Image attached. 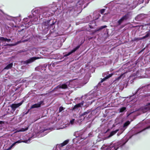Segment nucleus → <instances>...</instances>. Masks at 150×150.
Wrapping results in <instances>:
<instances>
[{
	"instance_id": "29",
	"label": "nucleus",
	"mask_w": 150,
	"mask_h": 150,
	"mask_svg": "<svg viewBox=\"0 0 150 150\" xmlns=\"http://www.w3.org/2000/svg\"><path fill=\"white\" fill-rule=\"evenodd\" d=\"M81 150H92L91 149H89L87 148H85L82 149Z\"/></svg>"
},
{
	"instance_id": "42",
	"label": "nucleus",
	"mask_w": 150,
	"mask_h": 150,
	"mask_svg": "<svg viewBox=\"0 0 150 150\" xmlns=\"http://www.w3.org/2000/svg\"><path fill=\"white\" fill-rule=\"evenodd\" d=\"M139 89H138L137 91H139Z\"/></svg>"
},
{
	"instance_id": "23",
	"label": "nucleus",
	"mask_w": 150,
	"mask_h": 150,
	"mask_svg": "<svg viewBox=\"0 0 150 150\" xmlns=\"http://www.w3.org/2000/svg\"><path fill=\"white\" fill-rule=\"evenodd\" d=\"M149 37H150V30L146 32V35L142 38H147Z\"/></svg>"
},
{
	"instance_id": "6",
	"label": "nucleus",
	"mask_w": 150,
	"mask_h": 150,
	"mask_svg": "<svg viewBox=\"0 0 150 150\" xmlns=\"http://www.w3.org/2000/svg\"><path fill=\"white\" fill-rule=\"evenodd\" d=\"M32 138V137H30L28 139H25L23 141H21L20 140L14 143L10 147H8V148L6 149V150H10L11 149V148L14 146L15 144H16L19 143L21 142H24L26 143H28L30 142V140Z\"/></svg>"
},
{
	"instance_id": "28",
	"label": "nucleus",
	"mask_w": 150,
	"mask_h": 150,
	"mask_svg": "<svg viewBox=\"0 0 150 150\" xmlns=\"http://www.w3.org/2000/svg\"><path fill=\"white\" fill-rule=\"evenodd\" d=\"M74 122V119H73L72 120H71L70 121V123L71 125H72L73 124Z\"/></svg>"
},
{
	"instance_id": "1",
	"label": "nucleus",
	"mask_w": 150,
	"mask_h": 150,
	"mask_svg": "<svg viewBox=\"0 0 150 150\" xmlns=\"http://www.w3.org/2000/svg\"><path fill=\"white\" fill-rule=\"evenodd\" d=\"M98 92H95L93 93L88 94L87 95H85L84 96V98L86 99V100H91L92 98H96L91 101H88V102L89 104H91L92 102L95 101L96 100H98L100 98L97 97L98 96Z\"/></svg>"
},
{
	"instance_id": "39",
	"label": "nucleus",
	"mask_w": 150,
	"mask_h": 150,
	"mask_svg": "<svg viewBox=\"0 0 150 150\" xmlns=\"http://www.w3.org/2000/svg\"><path fill=\"white\" fill-rule=\"evenodd\" d=\"M30 22H28V23H28V25H29V23Z\"/></svg>"
},
{
	"instance_id": "36",
	"label": "nucleus",
	"mask_w": 150,
	"mask_h": 150,
	"mask_svg": "<svg viewBox=\"0 0 150 150\" xmlns=\"http://www.w3.org/2000/svg\"><path fill=\"white\" fill-rule=\"evenodd\" d=\"M47 129H44L43 131H42L43 132H45V131H46Z\"/></svg>"
},
{
	"instance_id": "26",
	"label": "nucleus",
	"mask_w": 150,
	"mask_h": 150,
	"mask_svg": "<svg viewBox=\"0 0 150 150\" xmlns=\"http://www.w3.org/2000/svg\"><path fill=\"white\" fill-rule=\"evenodd\" d=\"M105 9H102L100 10V13L102 14H103V13L105 12Z\"/></svg>"
},
{
	"instance_id": "27",
	"label": "nucleus",
	"mask_w": 150,
	"mask_h": 150,
	"mask_svg": "<svg viewBox=\"0 0 150 150\" xmlns=\"http://www.w3.org/2000/svg\"><path fill=\"white\" fill-rule=\"evenodd\" d=\"M64 108L62 107H60L59 109V111L60 112L64 110Z\"/></svg>"
},
{
	"instance_id": "32",
	"label": "nucleus",
	"mask_w": 150,
	"mask_h": 150,
	"mask_svg": "<svg viewBox=\"0 0 150 150\" xmlns=\"http://www.w3.org/2000/svg\"><path fill=\"white\" fill-rule=\"evenodd\" d=\"M65 127H66L65 126V127H60L58 129H63Z\"/></svg>"
},
{
	"instance_id": "5",
	"label": "nucleus",
	"mask_w": 150,
	"mask_h": 150,
	"mask_svg": "<svg viewBox=\"0 0 150 150\" xmlns=\"http://www.w3.org/2000/svg\"><path fill=\"white\" fill-rule=\"evenodd\" d=\"M50 20H48L45 21H44L42 24V28L44 27L45 28H46L47 30L49 28H53L54 23L53 22L52 24H50Z\"/></svg>"
},
{
	"instance_id": "10",
	"label": "nucleus",
	"mask_w": 150,
	"mask_h": 150,
	"mask_svg": "<svg viewBox=\"0 0 150 150\" xmlns=\"http://www.w3.org/2000/svg\"><path fill=\"white\" fill-rule=\"evenodd\" d=\"M68 140H66L63 143L61 144L60 145L57 146L55 150H64L63 146L67 144L68 143Z\"/></svg>"
},
{
	"instance_id": "30",
	"label": "nucleus",
	"mask_w": 150,
	"mask_h": 150,
	"mask_svg": "<svg viewBox=\"0 0 150 150\" xmlns=\"http://www.w3.org/2000/svg\"><path fill=\"white\" fill-rule=\"evenodd\" d=\"M149 128H150V126H148V127H146V128H145V129H144L143 130H144L146 129H149Z\"/></svg>"
},
{
	"instance_id": "14",
	"label": "nucleus",
	"mask_w": 150,
	"mask_h": 150,
	"mask_svg": "<svg viewBox=\"0 0 150 150\" xmlns=\"http://www.w3.org/2000/svg\"><path fill=\"white\" fill-rule=\"evenodd\" d=\"M43 103V101H41L33 105L31 107V108H36L40 107L41 105Z\"/></svg>"
},
{
	"instance_id": "24",
	"label": "nucleus",
	"mask_w": 150,
	"mask_h": 150,
	"mask_svg": "<svg viewBox=\"0 0 150 150\" xmlns=\"http://www.w3.org/2000/svg\"><path fill=\"white\" fill-rule=\"evenodd\" d=\"M28 129V127H27L25 128H22L21 129H20L18 130V132H24L27 130Z\"/></svg>"
},
{
	"instance_id": "20",
	"label": "nucleus",
	"mask_w": 150,
	"mask_h": 150,
	"mask_svg": "<svg viewBox=\"0 0 150 150\" xmlns=\"http://www.w3.org/2000/svg\"><path fill=\"white\" fill-rule=\"evenodd\" d=\"M130 122L128 121L125 122L123 125V128H124L123 131H124L127 128V126L130 124Z\"/></svg>"
},
{
	"instance_id": "9",
	"label": "nucleus",
	"mask_w": 150,
	"mask_h": 150,
	"mask_svg": "<svg viewBox=\"0 0 150 150\" xmlns=\"http://www.w3.org/2000/svg\"><path fill=\"white\" fill-rule=\"evenodd\" d=\"M129 14L128 13H127L123 16L122 18L120 19L117 22V24L116 26H117L119 25L124 21L127 20L129 18Z\"/></svg>"
},
{
	"instance_id": "31",
	"label": "nucleus",
	"mask_w": 150,
	"mask_h": 150,
	"mask_svg": "<svg viewBox=\"0 0 150 150\" xmlns=\"http://www.w3.org/2000/svg\"><path fill=\"white\" fill-rule=\"evenodd\" d=\"M71 147L70 146H67L66 148V150H68V149Z\"/></svg>"
},
{
	"instance_id": "19",
	"label": "nucleus",
	"mask_w": 150,
	"mask_h": 150,
	"mask_svg": "<svg viewBox=\"0 0 150 150\" xmlns=\"http://www.w3.org/2000/svg\"><path fill=\"white\" fill-rule=\"evenodd\" d=\"M112 75V74H109L108 75L106 76L103 79H102V80L101 81V83L103 82L104 81H105V80L108 79V78H109L110 77H111Z\"/></svg>"
},
{
	"instance_id": "34",
	"label": "nucleus",
	"mask_w": 150,
	"mask_h": 150,
	"mask_svg": "<svg viewBox=\"0 0 150 150\" xmlns=\"http://www.w3.org/2000/svg\"><path fill=\"white\" fill-rule=\"evenodd\" d=\"M3 123V122L2 121H0V125L2 124Z\"/></svg>"
},
{
	"instance_id": "18",
	"label": "nucleus",
	"mask_w": 150,
	"mask_h": 150,
	"mask_svg": "<svg viewBox=\"0 0 150 150\" xmlns=\"http://www.w3.org/2000/svg\"><path fill=\"white\" fill-rule=\"evenodd\" d=\"M119 131L118 129H117L116 130H115L112 131L110 133L109 135L108 136V137H107V138H109L112 136H113L118 131Z\"/></svg>"
},
{
	"instance_id": "33",
	"label": "nucleus",
	"mask_w": 150,
	"mask_h": 150,
	"mask_svg": "<svg viewBox=\"0 0 150 150\" xmlns=\"http://www.w3.org/2000/svg\"><path fill=\"white\" fill-rule=\"evenodd\" d=\"M25 41H26L25 40H21V42H24Z\"/></svg>"
},
{
	"instance_id": "2",
	"label": "nucleus",
	"mask_w": 150,
	"mask_h": 150,
	"mask_svg": "<svg viewBox=\"0 0 150 150\" xmlns=\"http://www.w3.org/2000/svg\"><path fill=\"white\" fill-rule=\"evenodd\" d=\"M91 113L88 110L82 114L81 115H80L79 118L78 122H81L84 119H86L88 120L89 118L91 117Z\"/></svg>"
},
{
	"instance_id": "40",
	"label": "nucleus",
	"mask_w": 150,
	"mask_h": 150,
	"mask_svg": "<svg viewBox=\"0 0 150 150\" xmlns=\"http://www.w3.org/2000/svg\"><path fill=\"white\" fill-rule=\"evenodd\" d=\"M0 38H4V37H0Z\"/></svg>"
},
{
	"instance_id": "35",
	"label": "nucleus",
	"mask_w": 150,
	"mask_h": 150,
	"mask_svg": "<svg viewBox=\"0 0 150 150\" xmlns=\"http://www.w3.org/2000/svg\"><path fill=\"white\" fill-rule=\"evenodd\" d=\"M7 40L8 41H10V39H7Z\"/></svg>"
},
{
	"instance_id": "22",
	"label": "nucleus",
	"mask_w": 150,
	"mask_h": 150,
	"mask_svg": "<svg viewBox=\"0 0 150 150\" xmlns=\"http://www.w3.org/2000/svg\"><path fill=\"white\" fill-rule=\"evenodd\" d=\"M13 65V64L11 63L8 64L6 67L4 69H8L11 68Z\"/></svg>"
},
{
	"instance_id": "11",
	"label": "nucleus",
	"mask_w": 150,
	"mask_h": 150,
	"mask_svg": "<svg viewBox=\"0 0 150 150\" xmlns=\"http://www.w3.org/2000/svg\"><path fill=\"white\" fill-rule=\"evenodd\" d=\"M40 58L38 57H31L29 59H28L24 62L25 64H28L34 62L36 60L40 59Z\"/></svg>"
},
{
	"instance_id": "15",
	"label": "nucleus",
	"mask_w": 150,
	"mask_h": 150,
	"mask_svg": "<svg viewBox=\"0 0 150 150\" xmlns=\"http://www.w3.org/2000/svg\"><path fill=\"white\" fill-rule=\"evenodd\" d=\"M22 103V102H21L18 104H13L11 105V107L12 110L13 111H14L16 108L21 105Z\"/></svg>"
},
{
	"instance_id": "37",
	"label": "nucleus",
	"mask_w": 150,
	"mask_h": 150,
	"mask_svg": "<svg viewBox=\"0 0 150 150\" xmlns=\"http://www.w3.org/2000/svg\"><path fill=\"white\" fill-rule=\"evenodd\" d=\"M28 20V18H26L25 19H24V20Z\"/></svg>"
},
{
	"instance_id": "8",
	"label": "nucleus",
	"mask_w": 150,
	"mask_h": 150,
	"mask_svg": "<svg viewBox=\"0 0 150 150\" xmlns=\"http://www.w3.org/2000/svg\"><path fill=\"white\" fill-rule=\"evenodd\" d=\"M118 147L116 148L113 145L111 144L109 146L106 145H104L101 148V150H117L118 149Z\"/></svg>"
},
{
	"instance_id": "38",
	"label": "nucleus",
	"mask_w": 150,
	"mask_h": 150,
	"mask_svg": "<svg viewBox=\"0 0 150 150\" xmlns=\"http://www.w3.org/2000/svg\"><path fill=\"white\" fill-rule=\"evenodd\" d=\"M99 16H101L100 15V14H99Z\"/></svg>"
},
{
	"instance_id": "16",
	"label": "nucleus",
	"mask_w": 150,
	"mask_h": 150,
	"mask_svg": "<svg viewBox=\"0 0 150 150\" xmlns=\"http://www.w3.org/2000/svg\"><path fill=\"white\" fill-rule=\"evenodd\" d=\"M89 26L90 28H95V27L97 26L96 22L94 21H92L90 23Z\"/></svg>"
},
{
	"instance_id": "3",
	"label": "nucleus",
	"mask_w": 150,
	"mask_h": 150,
	"mask_svg": "<svg viewBox=\"0 0 150 150\" xmlns=\"http://www.w3.org/2000/svg\"><path fill=\"white\" fill-rule=\"evenodd\" d=\"M146 99L148 101L146 105L140 108V110L143 113L150 110V95H147Z\"/></svg>"
},
{
	"instance_id": "12",
	"label": "nucleus",
	"mask_w": 150,
	"mask_h": 150,
	"mask_svg": "<svg viewBox=\"0 0 150 150\" xmlns=\"http://www.w3.org/2000/svg\"><path fill=\"white\" fill-rule=\"evenodd\" d=\"M81 132H77L75 133L74 135L77 138L74 139V141H75V140L79 139H85V138L84 137L82 138V135L81 134Z\"/></svg>"
},
{
	"instance_id": "13",
	"label": "nucleus",
	"mask_w": 150,
	"mask_h": 150,
	"mask_svg": "<svg viewBox=\"0 0 150 150\" xmlns=\"http://www.w3.org/2000/svg\"><path fill=\"white\" fill-rule=\"evenodd\" d=\"M84 103V101H83L81 103L76 105L73 108V110H76L78 109V108L83 105Z\"/></svg>"
},
{
	"instance_id": "4",
	"label": "nucleus",
	"mask_w": 150,
	"mask_h": 150,
	"mask_svg": "<svg viewBox=\"0 0 150 150\" xmlns=\"http://www.w3.org/2000/svg\"><path fill=\"white\" fill-rule=\"evenodd\" d=\"M71 83V82H67L66 83L60 84L56 88H54V89L55 91H59V89L60 88L65 89L68 88V87H71V86H70V84Z\"/></svg>"
},
{
	"instance_id": "25",
	"label": "nucleus",
	"mask_w": 150,
	"mask_h": 150,
	"mask_svg": "<svg viewBox=\"0 0 150 150\" xmlns=\"http://www.w3.org/2000/svg\"><path fill=\"white\" fill-rule=\"evenodd\" d=\"M126 109V107H122L120 109V112H123Z\"/></svg>"
},
{
	"instance_id": "7",
	"label": "nucleus",
	"mask_w": 150,
	"mask_h": 150,
	"mask_svg": "<svg viewBox=\"0 0 150 150\" xmlns=\"http://www.w3.org/2000/svg\"><path fill=\"white\" fill-rule=\"evenodd\" d=\"M32 138V137H30L28 139H25L23 141H21L20 140L14 143L10 147H8V148L6 149V150H10L11 149V148L14 146L15 144H16L19 143L21 142H24L26 143H28L30 142V140Z\"/></svg>"
},
{
	"instance_id": "21",
	"label": "nucleus",
	"mask_w": 150,
	"mask_h": 150,
	"mask_svg": "<svg viewBox=\"0 0 150 150\" xmlns=\"http://www.w3.org/2000/svg\"><path fill=\"white\" fill-rule=\"evenodd\" d=\"M107 26L106 25H103L101 26L99 28H97L96 30H95L96 32L100 31L102 29H103V28H105L107 27Z\"/></svg>"
},
{
	"instance_id": "17",
	"label": "nucleus",
	"mask_w": 150,
	"mask_h": 150,
	"mask_svg": "<svg viewBox=\"0 0 150 150\" xmlns=\"http://www.w3.org/2000/svg\"><path fill=\"white\" fill-rule=\"evenodd\" d=\"M80 47V45H78L75 48L72 50L71 52H69L68 54L64 55V57H67L70 55V54L75 52L76 50L78 49Z\"/></svg>"
},
{
	"instance_id": "41",
	"label": "nucleus",
	"mask_w": 150,
	"mask_h": 150,
	"mask_svg": "<svg viewBox=\"0 0 150 150\" xmlns=\"http://www.w3.org/2000/svg\"><path fill=\"white\" fill-rule=\"evenodd\" d=\"M149 86H150V85L148 87H149Z\"/></svg>"
}]
</instances>
